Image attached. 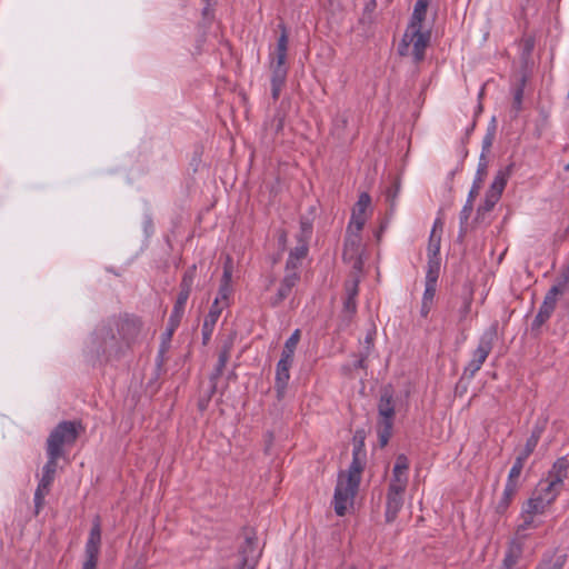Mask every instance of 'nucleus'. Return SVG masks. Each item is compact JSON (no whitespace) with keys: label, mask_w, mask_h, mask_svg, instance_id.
Masks as SVG:
<instances>
[{"label":"nucleus","mask_w":569,"mask_h":569,"mask_svg":"<svg viewBox=\"0 0 569 569\" xmlns=\"http://www.w3.org/2000/svg\"><path fill=\"white\" fill-rule=\"evenodd\" d=\"M141 329L142 321L136 316L112 317L96 330L92 350L108 361L120 359L137 343Z\"/></svg>","instance_id":"obj_1"},{"label":"nucleus","mask_w":569,"mask_h":569,"mask_svg":"<svg viewBox=\"0 0 569 569\" xmlns=\"http://www.w3.org/2000/svg\"><path fill=\"white\" fill-rule=\"evenodd\" d=\"M365 442L360 440L353 446L352 461L346 471H340L333 495V509L337 516L342 517L349 507L353 505L358 493L361 475L366 467Z\"/></svg>","instance_id":"obj_2"},{"label":"nucleus","mask_w":569,"mask_h":569,"mask_svg":"<svg viewBox=\"0 0 569 569\" xmlns=\"http://www.w3.org/2000/svg\"><path fill=\"white\" fill-rule=\"evenodd\" d=\"M81 430V422L70 420L59 422L47 438V455L64 458L66 448H71L76 443Z\"/></svg>","instance_id":"obj_3"},{"label":"nucleus","mask_w":569,"mask_h":569,"mask_svg":"<svg viewBox=\"0 0 569 569\" xmlns=\"http://www.w3.org/2000/svg\"><path fill=\"white\" fill-rule=\"evenodd\" d=\"M430 39L431 32L423 30V27L410 28V26H408L398 46V53L400 56H408L409 49L412 47L411 54L415 62L419 63L425 59V51L430 43Z\"/></svg>","instance_id":"obj_4"},{"label":"nucleus","mask_w":569,"mask_h":569,"mask_svg":"<svg viewBox=\"0 0 569 569\" xmlns=\"http://www.w3.org/2000/svg\"><path fill=\"white\" fill-rule=\"evenodd\" d=\"M496 339L497 327L491 326L480 336L478 347L473 350L471 360L465 367L461 379L471 380L476 376L490 355Z\"/></svg>","instance_id":"obj_5"},{"label":"nucleus","mask_w":569,"mask_h":569,"mask_svg":"<svg viewBox=\"0 0 569 569\" xmlns=\"http://www.w3.org/2000/svg\"><path fill=\"white\" fill-rule=\"evenodd\" d=\"M47 462L42 468V476L39 480L38 487L34 492V513L39 515L40 510L44 506V498L49 493L51 485L56 477L58 468V460L61 459L58 456L47 455Z\"/></svg>","instance_id":"obj_6"},{"label":"nucleus","mask_w":569,"mask_h":569,"mask_svg":"<svg viewBox=\"0 0 569 569\" xmlns=\"http://www.w3.org/2000/svg\"><path fill=\"white\" fill-rule=\"evenodd\" d=\"M559 495L560 492L558 490L540 480L532 491L531 497L523 505L531 508L536 513L545 515Z\"/></svg>","instance_id":"obj_7"},{"label":"nucleus","mask_w":569,"mask_h":569,"mask_svg":"<svg viewBox=\"0 0 569 569\" xmlns=\"http://www.w3.org/2000/svg\"><path fill=\"white\" fill-rule=\"evenodd\" d=\"M101 547V525L100 518L97 516L93 520L88 540L86 542L84 556L86 559L81 569H97L98 559Z\"/></svg>","instance_id":"obj_8"},{"label":"nucleus","mask_w":569,"mask_h":569,"mask_svg":"<svg viewBox=\"0 0 569 569\" xmlns=\"http://www.w3.org/2000/svg\"><path fill=\"white\" fill-rule=\"evenodd\" d=\"M361 253L362 249L360 232H357L356 230H347L342 253L343 260L352 263V268L360 271L363 264Z\"/></svg>","instance_id":"obj_9"},{"label":"nucleus","mask_w":569,"mask_h":569,"mask_svg":"<svg viewBox=\"0 0 569 569\" xmlns=\"http://www.w3.org/2000/svg\"><path fill=\"white\" fill-rule=\"evenodd\" d=\"M560 296V291L556 288H550L546 293L543 301L539 308L538 313L536 315L532 321V329H539L542 325H545L551 315L553 313L557 305V298Z\"/></svg>","instance_id":"obj_10"},{"label":"nucleus","mask_w":569,"mask_h":569,"mask_svg":"<svg viewBox=\"0 0 569 569\" xmlns=\"http://www.w3.org/2000/svg\"><path fill=\"white\" fill-rule=\"evenodd\" d=\"M568 459L566 457L558 458L552 465L551 469L548 471L547 477L541 480L561 492L563 488V481L568 477Z\"/></svg>","instance_id":"obj_11"},{"label":"nucleus","mask_w":569,"mask_h":569,"mask_svg":"<svg viewBox=\"0 0 569 569\" xmlns=\"http://www.w3.org/2000/svg\"><path fill=\"white\" fill-rule=\"evenodd\" d=\"M370 203V196L367 192H362L352 209L351 219L347 228L348 231L356 230L357 232H360L362 230L367 220L366 211Z\"/></svg>","instance_id":"obj_12"},{"label":"nucleus","mask_w":569,"mask_h":569,"mask_svg":"<svg viewBox=\"0 0 569 569\" xmlns=\"http://www.w3.org/2000/svg\"><path fill=\"white\" fill-rule=\"evenodd\" d=\"M259 557L260 551L258 550V538L252 531L246 532L244 541L239 547L238 551L239 562L257 566Z\"/></svg>","instance_id":"obj_13"},{"label":"nucleus","mask_w":569,"mask_h":569,"mask_svg":"<svg viewBox=\"0 0 569 569\" xmlns=\"http://www.w3.org/2000/svg\"><path fill=\"white\" fill-rule=\"evenodd\" d=\"M540 513L533 512L531 508H528L526 505H522L521 512L519 515V525L516 528V537L517 539L525 541L528 537L527 530L537 529L541 526V521L537 519Z\"/></svg>","instance_id":"obj_14"},{"label":"nucleus","mask_w":569,"mask_h":569,"mask_svg":"<svg viewBox=\"0 0 569 569\" xmlns=\"http://www.w3.org/2000/svg\"><path fill=\"white\" fill-rule=\"evenodd\" d=\"M292 363L293 360L284 358H280V360L277 363L274 389L278 399H282L284 397L287 386L290 379V368Z\"/></svg>","instance_id":"obj_15"},{"label":"nucleus","mask_w":569,"mask_h":569,"mask_svg":"<svg viewBox=\"0 0 569 569\" xmlns=\"http://www.w3.org/2000/svg\"><path fill=\"white\" fill-rule=\"evenodd\" d=\"M378 422L393 423L396 410L392 391L389 388H385L381 392L378 402Z\"/></svg>","instance_id":"obj_16"},{"label":"nucleus","mask_w":569,"mask_h":569,"mask_svg":"<svg viewBox=\"0 0 569 569\" xmlns=\"http://www.w3.org/2000/svg\"><path fill=\"white\" fill-rule=\"evenodd\" d=\"M300 281V272L286 273L276 296L271 299L270 305L272 307L279 306L284 299L289 297L291 290Z\"/></svg>","instance_id":"obj_17"},{"label":"nucleus","mask_w":569,"mask_h":569,"mask_svg":"<svg viewBox=\"0 0 569 569\" xmlns=\"http://www.w3.org/2000/svg\"><path fill=\"white\" fill-rule=\"evenodd\" d=\"M523 552V541L513 538L510 540L505 553L500 569H512L521 558Z\"/></svg>","instance_id":"obj_18"},{"label":"nucleus","mask_w":569,"mask_h":569,"mask_svg":"<svg viewBox=\"0 0 569 569\" xmlns=\"http://www.w3.org/2000/svg\"><path fill=\"white\" fill-rule=\"evenodd\" d=\"M403 495L405 493L387 491L385 517L388 523L393 522L399 511L402 509Z\"/></svg>","instance_id":"obj_19"},{"label":"nucleus","mask_w":569,"mask_h":569,"mask_svg":"<svg viewBox=\"0 0 569 569\" xmlns=\"http://www.w3.org/2000/svg\"><path fill=\"white\" fill-rule=\"evenodd\" d=\"M221 310L222 308L219 307V299L216 298L202 325V340L204 345L211 338L214 326L221 315Z\"/></svg>","instance_id":"obj_20"},{"label":"nucleus","mask_w":569,"mask_h":569,"mask_svg":"<svg viewBox=\"0 0 569 569\" xmlns=\"http://www.w3.org/2000/svg\"><path fill=\"white\" fill-rule=\"evenodd\" d=\"M281 34L277 41L276 58L271 61V66L287 67V51H288V33L284 24H279Z\"/></svg>","instance_id":"obj_21"},{"label":"nucleus","mask_w":569,"mask_h":569,"mask_svg":"<svg viewBox=\"0 0 569 569\" xmlns=\"http://www.w3.org/2000/svg\"><path fill=\"white\" fill-rule=\"evenodd\" d=\"M488 171V161L487 158L483 154H480L479 163L476 172V177L472 182V187L468 193V197L471 199H475L478 197L479 191L482 187V183L485 181V178L487 176Z\"/></svg>","instance_id":"obj_22"},{"label":"nucleus","mask_w":569,"mask_h":569,"mask_svg":"<svg viewBox=\"0 0 569 569\" xmlns=\"http://www.w3.org/2000/svg\"><path fill=\"white\" fill-rule=\"evenodd\" d=\"M473 202H475V199H471V198H467V201L462 208V210L460 211V214H459V234H458V239L460 241L463 240V238L466 237V234L468 233L469 231V218L472 213V210H473Z\"/></svg>","instance_id":"obj_23"},{"label":"nucleus","mask_w":569,"mask_h":569,"mask_svg":"<svg viewBox=\"0 0 569 569\" xmlns=\"http://www.w3.org/2000/svg\"><path fill=\"white\" fill-rule=\"evenodd\" d=\"M432 0H417L408 26L410 28L423 27L427 9Z\"/></svg>","instance_id":"obj_24"},{"label":"nucleus","mask_w":569,"mask_h":569,"mask_svg":"<svg viewBox=\"0 0 569 569\" xmlns=\"http://www.w3.org/2000/svg\"><path fill=\"white\" fill-rule=\"evenodd\" d=\"M509 173H510V168H507L506 170L498 171V173L496 174L487 193L490 196H493L495 198L500 199V197L505 190V187L507 184Z\"/></svg>","instance_id":"obj_25"},{"label":"nucleus","mask_w":569,"mask_h":569,"mask_svg":"<svg viewBox=\"0 0 569 569\" xmlns=\"http://www.w3.org/2000/svg\"><path fill=\"white\" fill-rule=\"evenodd\" d=\"M460 299H461V305L458 309V323L462 325L466 322V320L471 311V305L473 301L472 290L470 288H466Z\"/></svg>","instance_id":"obj_26"},{"label":"nucleus","mask_w":569,"mask_h":569,"mask_svg":"<svg viewBox=\"0 0 569 569\" xmlns=\"http://www.w3.org/2000/svg\"><path fill=\"white\" fill-rule=\"evenodd\" d=\"M517 491H518L517 485L506 483L502 496L496 506V511L498 513L502 515L506 512V510L509 508L513 497L516 496Z\"/></svg>","instance_id":"obj_27"},{"label":"nucleus","mask_w":569,"mask_h":569,"mask_svg":"<svg viewBox=\"0 0 569 569\" xmlns=\"http://www.w3.org/2000/svg\"><path fill=\"white\" fill-rule=\"evenodd\" d=\"M542 432H543V427L536 426L532 429L530 437L527 439L526 446L522 449V451L520 452V455H522L526 458H529L530 455L535 451V449L541 438Z\"/></svg>","instance_id":"obj_28"},{"label":"nucleus","mask_w":569,"mask_h":569,"mask_svg":"<svg viewBox=\"0 0 569 569\" xmlns=\"http://www.w3.org/2000/svg\"><path fill=\"white\" fill-rule=\"evenodd\" d=\"M301 331L296 329L292 335L287 339L280 358L293 360L296 348L300 341Z\"/></svg>","instance_id":"obj_29"},{"label":"nucleus","mask_w":569,"mask_h":569,"mask_svg":"<svg viewBox=\"0 0 569 569\" xmlns=\"http://www.w3.org/2000/svg\"><path fill=\"white\" fill-rule=\"evenodd\" d=\"M498 201V198H495L493 196L486 193L483 202L477 209L475 222H483L486 219V214L489 213L495 208Z\"/></svg>","instance_id":"obj_30"},{"label":"nucleus","mask_w":569,"mask_h":569,"mask_svg":"<svg viewBox=\"0 0 569 569\" xmlns=\"http://www.w3.org/2000/svg\"><path fill=\"white\" fill-rule=\"evenodd\" d=\"M440 272V257H428V269L426 274L427 282L438 281Z\"/></svg>","instance_id":"obj_31"},{"label":"nucleus","mask_w":569,"mask_h":569,"mask_svg":"<svg viewBox=\"0 0 569 569\" xmlns=\"http://www.w3.org/2000/svg\"><path fill=\"white\" fill-rule=\"evenodd\" d=\"M407 485H408V476L407 475L392 473V478L390 480L388 490L393 491V492L405 493Z\"/></svg>","instance_id":"obj_32"},{"label":"nucleus","mask_w":569,"mask_h":569,"mask_svg":"<svg viewBox=\"0 0 569 569\" xmlns=\"http://www.w3.org/2000/svg\"><path fill=\"white\" fill-rule=\"evenodd\" d=\"M196 274H197V266L196 264L190 266L184 271L183 277H182L181 282H180V290L181 291H186V292H190L191 293L192 286H193V280L196 278Z\"/></svg>","instance_id":"obj_33"},{"label":"nucleus","mask_w":569,"mask_h":569,"mask_svg":"<svg viewBox=\"0 0 569 569\" xmlns=\"http://www.w3.org/2000/svg\"><path fill=\"white\" fill-rule=\"evenodd\" d=\"M182 316H183V312L177 311V310L172 309V312H171V315L169 317V320H168V328H167V331L164 333V340H167V341L171 340V337H172L173 332L176 331V329L180 325Z\"/></svg>","instance_id":"obj_34"},{"label":"nucleus","mask_w":569,"mask_h":569,"mask_svg":"<svg viewBox=\"0 0 569 569\" xmlns=\"http://www.w3.org/2000/svg\"><path fill=\"white\" fill-rule=\"evenodd\" d=\"M393 423H387V422H378L377 426V432H378V439L381 447L387 446L391 433H392Z\"/></svg>","instance_id":"obj_35"},{"label":"nucleus","mask_w":569,"mask_h":569,"mask_svg":"<svg viewBox=\"0 0 569 569\" xmlns=\"http://www.w3.org/2000/svg\"><path fill=\"white\" fill-rule=\"evenodd\" d=\"M495 136H496V124H495V119H493L491 126L488 127L487 133L485 134V137L482 139L481 154H483L485 157H486V153L489 152L492 147Z\"/></svg>","instance_id":"obj_36"},{"label":"nucleus","mask_w":569,"mask_h":569,"mask_svg":"<svg viewBox=\"0 0 569 569\" xmlns=\"http://www.w3.org/2000/svg\"><path fill=\"white\" fill-rule=\"evenodd\" d=\"M441 246V236L435 234V232H430L429 242H428V257H439Z\"/></svg>","instance_id":"obj_37"},{"label":"nucleus","mask_w":569,"mask_h":569,"mask_svg":"<svg viewBox=\"0 0 569 569\" xmlns=\"http://www.w3.org/2000/svg\"><path fill=\"white\" fill-rule=\"evenodd\" d=\"M569 284V263L562 269L556 284L551 288H556L560 291V296L565 293Z\"/></svg>","instance_id":"obj_38"},{"label":"nucleus","mask_w":569,"mask_h":569,"mask_svg":"<svg viewBox=\"0 0 569 569\" xmlns=\"http://www.w3.org/2000/svg\"><path fill=\"white\" fill-rule=\"evenodd\" d=\"M271 67V82L283 83L288 74V67L270 66Z\"/></svg>","instance_id":"obj_39"},{"label":"nucleus","mask_w":569,"mask_h":569,"mask_svg":"<svg viewBox=\"0 0 569 569\" xmlns=\"http://www.w3.org/2000/svg\"><path fill=\"white\" fill-rule=\"evenodd\" d=\"M230 355H231V346L224 345L220 349L219 355H218V361H217V365H216V367H218V371L219 370H224L226 365H227V362L230 359Z\"/></svg>","instance_id":"obj_40"},{"label":"nucleus","mask_w":569,"mask_h":569,"mask_svg":"<svg viewBox=\"0 0 569 569\" xmlns=\"http://www.w3.org/2000/svg\"><path fill=\"white\" fill-rule=\"evenodd\" d=\"M308 251V242L305 240H298V244L290 251L289 254L298 260H303L307 257Z\"/></svg>","instance_id":"obj_41"},{"label":"nucleus","mask_w":569,"mask_h":569,"mask_svg":"<svg viewBox=\"0 0 569 569\" xmlns=\"http://www.w3.org/2000/svg\"><path fill=\"white\" fill-rule=\"evenodd\" d=\"M359 280L357 278L349 279L345 282L346 298L356 299L359 292Z\"/></svg>","instance_id":"obj_42"},{"label":"nucleus","mask_w":569,"mask_h":569,"mask_svg":"<svg viewBox=\"0 0 569 569\" xmlns=\"http://www.w3.org/2000/svg\"><path fill=\"white\" fill-rule=\"evenodd\" d=\"M312 234V223L307 219L300 220V233L298 234V240H305L309 242V239Z\"/></svg>","instance_id":"obj_43"},{"label":"nucleus","mask_w":569,"mask_h":569,"mask_svg":"<svg viewBox=\"0 0 569 569\" xmlns=\"http://www.w3.org/2000/svg\"><path fill=\"white\" fill-rule=\"evenodd\" d=\"M409 460L405 455H399L392 469V473L407 475Z\"/></svg>","instance_id":"obj_44"},{"label":"nucleus","mask_w":569,"mask_h":569,"mask_svg":"<svg viewBox=\"0 0 569 569\" xmlns=\"http://www.w3.org/2000/svg\"><path fill=\"white\" fill-rule=\"evenodd\" d=\"M436 290H437V283L436 282H427L426 281V287H425V291H423L422 300L421 301L433 303V299H435V296H436Z\"/></svg>","instance_id":"obj_45"},{"label":"nucleus","mask_w":569,"mask_h":569,"mask_svg":"<svg viewBox=\"0 0 569 569\" xmlns=\"http://www.w3.org/2000/svg\"><path fill=\"white\" fill-rule=\"evenodd\" d=\"M400 191L399 182H393L391 187H389L386 191V200L390 203L391 207L396 204V199Z\"/></svg>","instance_id":"obj_46"},{"label":"nucleus","mask_w":569,"mask_h":569,"mask_svg":"<svg viewBox=\"0 0 569 569\" xmlns=\"http://www.w3.org/2000/svg\"><path fill=\"white\" fill-rule=\"evenodd\" d=\"M301 262H302V260H298L295 257L289 254V257L286 261V268H284L286 273L290 274L292 272H300L299 269H300Z\"/></svg>","instance_id":"obj_47"},{"label":"nucleus","mask_w":569,"mask_h":569,"mask_svg":"<svg viewBox=\"0 0 569 569\" xmlns=\"http://www.w3.org/2000/svg\"><path fill=\"white\" fill-rule=\"evenodd\" d=\"M190 292L179 291L176 303L173 306V310L184 312L186 303L189 299Z\"/></svg>","instance_id":"obj_48"},{"label":"nucleus","mask_w":569,"mask_h":569,"mask_svg":"<svg viewBox=\"0 0 569 569\" xmlns=\"http://www.w3.org/2000/svg\"><path fill=\"white\" fill-rule=\"evenodd\" d=\"M231 283H220L219 291H218V299L220 300H228L230 293H231Z\"/></svg>","instance_id":"obj_49"},{"label":"nucleus","mask_w":569,"mask_h":569,"mask_svg":"<svg viewBox=\"0 0 569 569\" xmlns=\"http://www.w3.org/2000/svg\"><path fill=\"white\" fill-rule=\"evenodd\" d=\"M231 277H232V266H231V259H227V263L223 267V274L221 278L222 283H231Z\"/></svg>","instance_id":"obj_50"},{"label":"nucleus","mask_w":569,"mask_h":569,"mask_svg":"<svg viewBox=\"0 0 569 569\" xmlns=\"http://www.w3.org/2000/svg\"><path fill=\"white\" fill-rule=\"evenodd\" d=\"M343 311L349 313L350 316L355 315L357 311V302L356 299L345 298L343 301Z\"/></svg>","instance_id":"obj_51"},{"label":"nucleus","mask_w":569,"mask_h":569,"mask_svg":"<svg viewBox=\"0 0 569 569\" xmlns=\"http://www.w3.org/2000/svg\"><path fill=\"white\" fill-rule=\"evenodd\" d=\"M522 98H523V88L518 87L515 90V94H513V108L517 111H519L521 109Z\"/></svg>","instance_id":"obj_52"},{"label":"nucleus","mask_w":569,"mask_h":569,"mask_svg":"<svg viewBox=\"0 0 569 569\" xmlns=\"http://www.w3.org/2000/svg\"><path fill=\"white\" fill-rule=\"evenodd\" d=\"M284 124V116L281 113H277L271 122V126L274 128V131L278 133L283 129Z\"/></svg>","instance_id":"obj_53"},{"label":"nucleus","mask_w":569,"mask_h":569,"mask_svg":"<svg viewBox=\"0 0 569 569\" xmlns=\"http://www.w3.org/2000/svg\"><path fill=\"white\" fill-rule=\"evenodd\" d=\"M223 370H219L218 371V367L214 368L213 372L210 375V388H211V393H216V390H217V381L218 379L221 377Z\"/></svg>","instance_id":"obj_54"},{"label":"nucleus","mask_w":569,"mask_h":569,"mask_svg":"<svg viewBox=\"0 0 569 569\" xmlns=\"http://www.w3.org/2000/svg\"><path fill=\"white\" fill-rule=\"evenodd\" d=\"M520 475H521V470H519L515 467H511L506 483L518 486V479H519Z\"/></svg>","instance_id":"obj_55"},{"label":"nucleus","mask_w":569,"mask_h":569,"mask_svg":"<svg viewBox=\"0 0 569 569\" xmlns=\"http://www.w3.org/2000/svg\"><path fill=\"white\" fill-rule=\"evenodd\" d=\"M213 395L214 393H211V388H210L208 393L199 399L198 408H199L200 411H204L208 408L209 402H210V400H211Z\"/></svg>","instance_id":"obj_56"},{"label":"nucleus","mask_w":569,"mask_h":569,"mask_svg":"<svg viewBox=\"0 0 569 569\" xmlns=\"http://www.w3.org/2000/svg\"><path fill=\"white\" fill-rule=\"evenodd\" d=\"M563 559L559 557L553 562H549L547 565L539 566L537 569H562L563 567Z\"/></svg>","instance_id":"obj_57"},{"label":"nucleus","mask_w":569,"mask_h":569,"mask_svg":"<svg viewBox=\"0 0 569 569\" xmlns=\"http://www.w3.org/2000/svg\"><path fill=\"white\" fill-rule=\"evenodd\" d=\"M283 86V83L271 82V96L273 100H278Z\"/></svg>","instance_id":"obj_58"},{"label":"nucleus","mask_w":569,"mask_h":569,"mask_svg":"<svg viewBox=\"0 0 569 569\" xmlns=\"http://www.w3.org/2000/svg\"><path fill=\"white\" fill-rule=\"evenodd\" d=\"M442 230H443V222H442L441 218H437L433 222L431 232H435V234H439V233L441 234Z\"/></svg>","instance_id":"obj_59"},{"label":"nucleus","mask_w":569,"mask_h":569,"mask_svg":"<svg viewBox=\"0 0 569 569\" xmlns=\"http://www.w3.org/2000/svg\"><path fill=\"white\" fill-rule=\"evenodd\" d=\"M432 305L433 303L421 301V308H420L421 317H423V318L428 317V315L430 313V310L432 308Z\"/></svg>","instance_id":"obj_60"},{"label":"nucleus","mask_w":569,"mask_h":569,"mask_svg":"<svg viewBox=\"0 0 569 569\" xmlns=\"http://www.w3.org/2000/svg\"><path fill=\"white\" fill-rule=\"evenodd\" d=\"M527 459H528V458H526V457H523L522 455H520V453H519V455L517 456V458H516L515 463H513V466H512V467H515V468H517V469H519V470H521V471H522L523 466H525V463H526Z\"/></svg>","instance_id":"obj_61"},{"label":"nucleus","mask_w":569,"mask_h":569,"mask_svg":"<svg viewBox=\"0 0 569 569\" xmlns=\"http://www.w3.org/2000/svg\"><path fill=\"white\" fill-rule=\"evenodd\" d=\"M287 239H288V234H287V232H286L284 230H281V231L279 232L278 242H279V244H280L282 248H284V247H286V244H287Z\"/></svg>","instance_id":"obj_62"},{"label":"nucleus","mask_w":569,"mask_h":569,"mask_svg":"<svg viewBox=\"0 0 569 569\" xmlns=\"http://www.w3.org/2000/svg\"><path fill=\"white\" fill-rule=\"evenodd\" d=\"M376 8H377L376 0H370L369 2L366 3L365 13H372Z\"/></svg>","instance_id":"obj_63"},{"label":"nucleus","mask_w":569,"mask_h":569,"mask_svg":"<svg viewBox=\"0 0 569 569\" xmlns=\"http://www.w3.org/2000/svg\"><path fill=\"white\" fill-rule=\"evenodd\" d=\"M256 566H251V563H244V562H239L236 567V569H254Z\"/></svg>","instance_id":"obj_64"}]
</instances>
